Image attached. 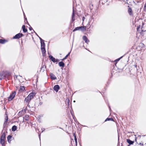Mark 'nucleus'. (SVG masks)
I'll return each instance as SVG.
<instances>
[{
  "label": "nucleus",
  "instance_id": "1",
  "mask_svg": "<svg viewBox=\"0 0 146 146\" xmlns=\"http://www.w3.org/2000/svg\"><path fill=\"white\" fill-rule=\"evenodd\" d=\"M35 93L32 92L29 95L25 98V102L28 103L27 106L29 108H33V107L29 105V102L33 98L34 96L35 95Z\"/></svg>",
  "mask_w": 146,
  "mask_h": 146
},
{
  "label": "nucleus",
  "instance_id": "2",
  "mask_svg": "<svg viewBox=\"0 0 146 146\" xmlns=\"http://www.w3.org/2000/svg\"><path fill=\"white\" fill-rule=\"evenodd\" d=\"M2 75L4 78H7L8 80H10L11 78V74L10 72L6 71L4 73H2Z\"/></svg>",
  "mask_w": 146,
  "mask_h": 146
},
{
  "label": "nucleus",
  "instance_id": "3",
  "mask_svg": "<svg viewBox=\"0 0 146 146\" xmlns=\"http://www.w3.org/2000/svg\"><path fill=\"white\" fill-rule=\"evenodd\" d=\"M86 27L84 26H80L75 28L73 31V32L78 30H81L82 31H84L86 30Z\"/></svg>",
  "mask_w": 146,
  "mask_h": 146
},
{
  "label": "nucleus",
  "instance_id": "4",
  "mask_svg": "<svg viewBox=\"0 0 146 146\" xmlns=\"http://www.w3.org/2000/svg\"><path fill=\"white\" fill-rule=\"evenodd\" d=\"M16 94V92L14 91L10 94V96L8 97V100L9 101H11L13 100L15 97Z\"/></svg>",
  "mask_w": 146,
  "mask_h": 146
},
{
  "label": "nucleus",
  "instance_id": "5",
  "mask_svg": "<svg viewBox=\"0 0 146 146\" xmlns=\"http://www.w3.org/2000/svg\"><path fill=\"white\" fill-rule=\"evenodd\" d=\"M23 36H24V35L22 33H19L15 35L13 37V38L15 39H19Z\"/></svg>",
  "mask_w": 146,
  "mask_h": 146
},
{
  "label": "nucleus",
  "instance_id": "6",
  "mask_svg": "<svg viewBox=\"0 0 146 146\" xmlns=\"http://www.w3.org/2000/svg\"><path fill=\"white\" fill-rule=\"evenodd\" d=\"M49 57L50 59L54 62H58L59 60L58 59H56L52 55H50Z\"/></svg>",
  "mask_w": 146,
  "mask_h": 146
},
{
  "label": "nucleus",
  "instance_id": "7",
  "mask_svg": "<svg viewBox=\"0 0 146 146\" xmlns=\"http://www.w3.org/2000/svg\"><path fill=\"white\" fill-rule=\"evenodd\" d=\"M53 88L54 90L57 92L60 89V87L58 85H55Z\"/></svg>",
  "mask_w": 146,
  "mask_h": 146
},
{
  "label": "nucleus",
  "instance_id": "8",
  "mask_svg": "<svg viewBox=\"0 0 146 146\" xmlns=\"http://www.w3.org/2000/svg\"><path fill=\"white\" fill-rule=\"evenodd\" d=\"M83 39L86 43H88L89 42V40L88 39L87 37L85 36H83Z\"/></svg>",
  "mask_w": 146,
  "mask_h": 146
},
{
  "label": "nucleus",
  "instance_id": "9",
  "mask_svg": "<svg viewBox=\"0 0 146 146\" xmlns=\"http://www.w3.org/2000/svg\"><path fill=\"white\" fill-rule=\"evenodd\" d=\"M46 67V66H45L44 65H42L41 67V69L40 71H42V72H44V71H45V70Z\"/></svg>",
  "mask_w": 146,
  "mask_h": 146
},
{
  "label": "nucleus",
  "instance_id": "10",
  "mask_svg": "<svg viewBox=\"0 0 146 146\" xmlns=\"http://www.w3.org/2000/svg\"><path fill=\"white\" fill-rule=\"evenodd\" d=\"M12 138V136L11 135H9L7 137V139L9 143H10L11 142Z\"/></svg>",
  "mask_w": 146,
  "mask_h": 146
},
{
  "label": "nucleus",
  "instance_id": "11",
  "mask_svg": "<svg viewBox=\"0 0 146 146\" xmlns=\"http://www.w3.org/2000/svg\"><path fill=\"white\" fill-rule=\"evenodd\" d=\"M50 77L52 79L55 80L56 79V76L52 73H51L50 74Z\"/></svg>",
  "mask_w": 146,
  "mask_h": 146
},
{
  "label": "nucleus",
  "instance_id": "12",
  "mask_svg": "<svg viewBox=\"0 0 146 146\" xmlns=\"http://www.w3.org/2000/svg\"><path fill=\"white\" fill-rule=\"evenodd\" d=\"M127 141L129 144V145H133L134 143V141H132L129 139H127Z\"/></svg>",
  "mask_w": 146,
  "mask_h": 146
},
{
  "label": "nucleus",
  "instance_id": "13",
  "mask_svg": "<svg viewBox=\"0 0 146 146\" xmlns=\"http://www.w3.org/2000/svg\"><path fill=\"white\" fill-rule=\"evenodd\" d=\"M141 32H140V33L142 35H145V33L146 34V31L144 30V29H143V27H142L141 28Z\"/></svg>",
  "mask_w": 146,
  "mask_h": 146
},
{
  "label": "nucleus",
  "instance_id": "14",
  "mask_svg": "<svg viewBox=\"0 0 146 146\" xmlns=\"http://www.w3.org/2000/svg\"><path fill=\"white\" fill-rule=\"evenodd\" d=\"M59 66L60 67H64L65 66L64 63L62 61L58 63Z\"/></svg>",
  "mask_w": 146,
  "mask_h": 146
},
{
  "label": "nucleus",
  "instance_id": "15",
  "mask_svg": "<svg viewBox=\"0 0 146 146\" xmlns=\"http://www.w3.org/2000/svg\"><path fill=\"white\" fill-rule=\"evenodd\" d=\"M75 14L74 13V8H73V12H72V21H74L75 19L74 18L75 17Z\"/></svg>",
  "mask_w": 146,
  "mask_h": 146
},
{
  "label": "nucleus",
  "instance_id": "16",
  "mask_svg": "<svg viewBox=\"0 0 146 146\" xmlns=\"http://www.w3.org/2000/svg\"><path fill=\"white\" fill-rule=\"evenodd\" d=\"M128 12L130 15H133V12L131 8L129 7L128 9Z\"/></svg>",
  "mask_w": 146,
  "mask_h": 146
},
{
  "label": "nucleus",
  "instance_id": "17",
  "mask_svg": "<svg viewBox=\"0 0 146 146\" xmlns=\"http://www.w3.org/2000/svg\"><path fill=\"white\" fill-rule=\"evenodd\" d=\"M41 49L42 51V54L43 56H44L45 55L46 50L45 48H41Z\"/></svg>",
  "mask_w": 146,
  "mask_h": 146
},
{
  "label": "nucleus",
  "instance_id": "18",
  "mask_svg": "<svg viewBox=\"0 0 146 146\" xmlns=\"http://www.w3.org/2000/svg\"><path fill=\"white\" fill-rule=\"evenodd\" d=\"M22 28L24 33H25L27 32V29H26L25 27V25H23L22 26Z\"/></svg>",
  "mask_w": 146,
  "mask_h": 146
},
{
  "label": "nucleus",
  "instance_id": "19",
  "mask_svg": "<svg viewBox=\"0 0 146 146\" xmlns=\"http://www.w3.org/2000/svg\"><path fill=\"white\" fill-rule=\"evenodd\" d=\"M44 41H43L41 42H40L41 44V48H45V43H44Z\"/></svg>",
  "mask_w": 146,
  "mask_h": 146
},
{
  "label": "nucleus",
  "instance_id": "20",
  "mask_svg": "<svg viewBox=\"0 0 146 146\" xmlns=\"http://www.w3.org/2000/svg\"><path fill=\"white\" fill-rule=\"evenodd\" d=\"M0 139L5 140V133H3L2 134L0 138Z\"/></svg>",
  "mask_w": 146,
  "mask_h": 146
},
{
  "label": "nucleus",
  "instance_id": "21",
  "mask_svg": "<svg viewBox=\"0 0 146 146\" xmlns=\"http://www.w3.org/2000/svg\"><path fill=\"white\" fill-rule=\"evenodd\" d=\"M25 90V88L24 86H20L19 91L20 92H22L24 91Z\"/></svg>",
  "mask_w": 146,
  "mask_h": 146
},
{
  "label": "nucleus",
  "instance_id": "22",
  "mask_svg": "<svg viewBox=\"0 0 146 146\" xmlns=\"http://www.w3.org/2000/svg\"><path fill=\"white\" fill-rule=\"evenodd\" d=\"M17 128V126L15 125H14V126H13V127H12V128L11 129L13 131H15L16 130Z\"/></svg>",
  "mask_w": 146,
  "mask_h": 146
},
{
  "label": "nucleus",
  "instance_id": "23",
  "mask_svg": "<svg viewBox=\"0 0 146 146\" xmlns=\"http://www.w3.org/2000/svg\"><path fill=\"white\" fill-rule=\"evenodd\" d=\"M6 42V40L5 39H0V43L4 44L5 42Z\"/></svg>",
  "mask_w": 146,
  "mask_h": 146
},
{
  "label": "nucleus",
  "instance_id": "24",
  "mask_svg": "<svg viewBox=\"0 0 146 146\" xmlns=\"http://www.w3.org/2000/svg\"><path fill=\"white\" fill-rule=\"evenodd\" d=\"M0 143L2 145H3L5 144V140L2 139H0Z\"/></svg>",
  "mask_w": 146,
  "mask_h": 146
},
{
  "label": "nucleus",
  "instance_id": "25",
  "mask_svg": "<svg viewBox=\"0 0 146 146\" xmlns=\"http://www.w3.org/2000/svg\"><path fill=\"white\" fill-rule=\"evenodd\" d=\"M110 120H111V121H113V119L112 118H107L105 120V121H110Z\"/></svg>",
  "mask_w": 146,
  "mask_h": 146
},
{
  "label": "nucleus",
  "instance_id": "26",
  "mask_svg": "<svg viewBox=\"0 0 146 146\" xmlns=\"http://www.w3.org/2000/svg\"><path fill=\"white\" fill-rule=\"evenodd\" d=\"M24 119L26 120H28L29 119V116L28 115L24 117Z\"/></svg>",
  "mask_w": 146,
  "mask_h": 146
},
{
  "label": "nucleus",
  "instance_id": "27",
  "mask_svg": "<svg viewBox=\"0 0 146 146\" xmlns=\"http://www.w3.org/2000/svg\"><path fill=\"white\" fill-rule=\"evenodd\" d=\"M4 77H3V76L2 75V73L0 74V80H1L3 78H4Z\"/></svg>",
  "mask_w": 146,
  "mask_h": 146
},
{
  "label": "nucleus",
  "instance_id": "28",
  "mask_svg": "<svg viewBox=\"0 0 146 146\" xmlns=\"http://www.w3.org/2000/svg\"><path fill=\"white\" fill-rule=\"evenodd\" d=\"M8 117L7 116H6L5 117V123H6L8 121Z\"/></svg>",
  "mask_w": 146,
  "mask_h": 146
},
{
  "label": "nucleus",
  "instance_id": "29",
  "mask_svg": "<svg viewBox=\"0 0 146 146\" xmlns=\"http://www.w3.org/2000/svg\"><path fill=\"white\" fill-rule=\"evenodd\" d=\"M74 139L75 141L76 144L77 143V139L76 136H75V137H74Z\"/></svg>",
  "mask_w": 146,
  "mask_h": 146
},
{
  "label": "nucleus",
  "instance_id": "30",
  "mask_svg": "<svg viewBox=\"0 0 146 146\" xmlns=\"http://www.w3.org/2000/svg\"><path fill=\"white\" fill-rule=\"evenodd\" d=\"M123 57V56H121V57H120V58L116 59L115 61V62H117L122 57Z\"/></svg>",
  "mask_w": 146,
  "mask_h": 146
},
{
  "label": "nucleus",
  "instance_id": "31",
  "mask_svg": "<svg viewBox=\"0 0 146 146\" xmlns=\"http://www.w3.org/2000/svg\"><path fill=\"white\" fill-rule=\"evenodd\" d=\"M71 52V51H70V52H69L68 54L65 57L66 58L68 57L70 55V53Z\"/></svg>",
  "mask_w": 146,
  "mask_h": 146
},
{
  "label": "nucleus",
  "instance_id": "32",
  "mask_svg": "<svg viewBox=\"0 0 146 146\" xmlns=\"http://www.w3.org/2000/svg\"><path fill=\"white\" fill-rule=\"evenodd\" d=\"M38 37H39L40 40V42H41L42 41H44V40H42L40 37L39 36H38Z\"/></svg>",
  "mask_w": 146,
  "mask_h": 146
},
{
  "label": "nucleus",
  "instance_id": "33",
  "mask_svg": "<svg viewBox=\"0 0 146 146\" xmlns=\"http://www.w3.org/2000/svg\"><path fill=\"white\" fill-rule=\"evenodd\" d=\"M29 30H30V31H31L33 30V28H32L31 27H30L29 28Z\"/></svg>",
  "mask_w": 146,
  "mask_h": 146
},
{
  "label": "nucleus",
  "instance_id": "34",
  "mask_svg": "<svg viewBox=\"0 0 146 146\" xmlns=\"http://www.w3.org/2000/svg\"><path fill=\"white\" fill-rule=\"evenodd\" d=\"M85 18L84 17H83L82 18V20L83 21H84L85 19Z\"/></svg>",
  "mask_w": 146,
  "mask_h": 146
},
{
  "label": "nucleus",
  "instance_id": "35",
  "mask_svg": "<svg viewBox=\"0 0 146 146\" xmlns=\"http://www.w3.org/2000/svg\"><path fill=\"white\" fill-rule=\"evenodd\" d=\"M139 145H142V146H143V143H139Z\"/></svg>",
  "mask_w": 146,
  "mask_h": 146
},
{
  "label": "nucleus",
  "instance_id": "36",
  "mask_svg": "<svg viewBox=\"0 0 146 146\" xmlns=\"http://www.w3.org/2000/svg\"><path fill=\"white\" fill-rule=\"evenodd\" d=\"M66 59V58L65 57L63 59H61V60H65V59Z\"/></svg>",
  "mask_w": 146,
  "mask_h": 146
},
{
  "label": "nucleus",
  "instance_id": "37",
  "mask_svg": "<svg viewBox=\"0 0 146 146\" xmlns=\"http://www.w3.org/2000/svg\"><path fill=\"white\" fill-rule=\"evenodd\" d=\"M73 135L74 136V137H75V136H76L75 133H73Z\"/></svg>",
  "mask_w": 146,
  "mask_h": 146
},
{
  "label": "nucleus",
  "instance_id": "38",
  "mask_svg": "<svg viewBox=\"0 0 146 146\" xmlns=\"http://www.w3.org/2000/svg\"><path fill=\"white\" fill-rule=\"evenodd\" d=\"M24 18L25 19V20H26L27 21V18H25V17H24Z\"/></svg>",
  "mask_w": 146,
  "mask_h": 146
},
{
  "label": "nucleus",
  "instance_id": "39",
  "mask_svg": "<svg viewBox=\"0 0 146 146\" xmlns=\"http://www.w3.org/2000/svg\"><path fill=\"white\" fill-rule=\"evenodd\" d=\"M33 31H34V32L35 33V34H36V35L38 36V35H37V34H36V33L35 32V31L34 30H33Z\"/></svg>",
  "mask_w": 146,
  "mask_h": 146
},
{
  "label": "nucleus",
  "instance_id": "40",
  "mask_svg": "<svg viewBox=\"0 0 146 146\" xmlns=\"http://www.w3.org/2000/svg\"><path fill=\"white\" fill-rule=\"evenodd\" d=\"M21 112H22V111H20L19 112V113H20Z\"/></svg>",
  "mask_w": 146,
  "mask_h": 146
},
{
  "label": "nucleus",
  "instance_id": "41",
  "mask_svg": "<svg viewBox=\"0 0 146 146\" xmlns=\"http://www.w3.org/2000/svg\"><path fill=\"white\" fill-rule=\"evenodd\" d=\"M27 24H28L30 26V25L29 24V23H28V22H27Z\"/></svg>",
  "mask_w": 146,
  "mask_h": 146
},
{
  "label": "nucleus",
  "instance_id": "42",
  "mask_svg": "<svg viewBox=\"0 0 146 146\" xmlns=\"http://www.w3.org/2000/svg\"><path fill=\"white\" fill-rule=\"evenodd\" d=\"M139 27H137V30H138V29H139Z\"/></svg>",
  "mask_w": 146,
  "mask_h": 146
},
{
  "label": "nucleus",
  "instance_id": "43",
  "mask_svg": "<svg viewBox=\"0 0 146 146\" xmlns=\"http://www.w3.org/2000/svg\"><path fill=\"white\" fill-rule=\"evenodd\" d=\"M136 139H137V138L136 137L135 138V141H136Z\"/></svg>",
  "mask_w": 146,
  "mask_h": 146
},
{
  "label": "nucleus",
  "instance_id": "44",
  "mask_svg": "<svg viewBox=\"0 0 146 146\" xmlns=\"http://www.w3.org/2000/svg\"><path fill=\"white\" fill-rule=\"evenodd\" d=\"M75 102V100H74V102Z\"/></svg>",
  "mask_w": 146,
  "mask_h": 146
},
{
  "label": "nucleus",
  "instance_id": "45",
  "mask_svg": "<svg viewBox=\"0 0 146 146\" xmlns=\"http://www.w3.org/2000/svg\"><path fill=\"white\" fill-rule=\"evenodd\" d=\"M130 145H129H129H128V146H129Z\"/></svg>",
  "mask_w": 146,
  "mask_h": 146
},
{
  "label": "nucleus",
  "instance_id": "46",
  "mask_svg": "<svg viewBox=\"0 0 146 146\" xmlns=\"http://www.w3.org/2000/svg\"><path fill=\"white\" fill-rule=\"evenodd\" d=\"M136 66H136H136H135V67H136Z\"/></svg>",
  "mask_w": 146,
  "mask_h": 146
},
{
  "label": "nucleus",
  "instance_id": "47",
  "mask_svg": "<svg viewBox=\"0 0 146 146\" xmlns=\"http://www.w3.org/2000/svg\"><path fill=\"white\" fill-rule=\"evenodd\" d=\"M84 126V127H85V126Z\"/></svg>",
  "mask_w": 146,
  "mask_h": 146
},
{
  "label": "nucleus",
  "instance_id": "48",
  "mask_svg": "<svg viewBox=\"0 0 146 146\" xmlns=\"http://www.w3.org/2000/svg\"><path fill=\"white\" fill-rule=\"evenodd\" d=\"M44 129V130H43V131H44V130L45 129Z\"/></svg>",
  "mask_w": 146,
  "mask_h": 146
},
{
  "label": "nucleus",
  "instance_id": "49",
  "mask_svg": "<svg viewBox=\"0 0 146 146\" xmlns=\"http://www.w3.org/2000/svg\"><path fill=\"white\" fill-rule=\"evenodd\" d=\"M102 0H101L100 1H102Z\"/></svg>",
  "mask_w": 146,
  "mask_h": 146
}]
</instances>
